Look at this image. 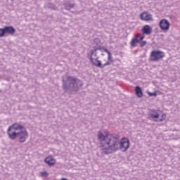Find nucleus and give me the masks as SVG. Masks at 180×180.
<instances>
[{
	"label": "nucleus",
	"mask_w": 180,
	"mask_h": 180,
	"mask_svg": "<svg viewBox=\"0 0 180 180\" xmlns=\"http://www.w3.org/2000/svg\"><path fill=\"white\" fill-rule=\"evenodd\" d=\"M165 57V53L161 51H152L150 54V61L155 63L160 61Z\"/></svg>",
	"instance_id": "5"
},
{
	"label": "nucleus",
	"mask_w": 180,
	"mask_h": 180,
	"mask_svg": "<svg viewBox=\"0 0 180 180\" xmlns=\"http://www.w3.org/2000/svg\"><path fill=\"white\" fill-rule=\"evenodd\" d=\"M105 53H107L108 54V61L106 63H109L108 65H106V67H108V65H110L111 63H113V59L112 58V53H110V51H109V50L108 49H104Z\"/></svg>",
	"instance_id": "12"
},
{
	"label": "nucleus",
	"mask_w": 180,
	"mask_h": 180,
	"mask_svg": "<svg viewBox=\"0 0 180 180\" xmlns=\"http://www.w3.org/2000/svg\"><path fill=\"white\" fill-rule=\"evenodd\" d=\"M141 30L142 34H151V32H153V29L148 25H145Z\"/></svg>",
	"instance_id": "10"
},
{
	"label": "nucleus",
	"mask_w": 180,
	"mask_h": 180,
	"mask_svg": "<svg viewBox=\"0 0 180 180\" xmlns=\"http://www.w3.org/2000/svg\"><path fill=\"white\" fill-rule=\"evenodd\" d=\"M141 20H143L144 22H153V15L150 14L148 12H144L140 14Z\"/></svg>",
	"instance_id": "8"
},
{
	"label": "nucleus",
	"mask_w": 180,
	"mask_h": 180,
	"mask_svg": "<svg viewBox=\"0 0 180 180\" xmlns=\"http://www.w3.org/2000/svg\"><path fill=\"white\" fill-rule=\"evenodd\" d=\"M62 81L63 87L65 92H75L82 87V82L72 76H68L66 79L63 78Z\"/></svg>",
	"instance_id": "3"
},
{
	"label": "nucleus",
	"mask_w": 180,
	"mask_h": 180,
	"mask_svg": "<svg viewBox=\"0 0 180 180\" xmlns=\"http://www.w3.org/2000/svg\"><path fill=\"white\" fill-rule=\"evenodd\" d=\"M65 8L68 11H70V9H71V8H74V4H71L70 3H67V4H65Z\"/></svg>",
	"instance_id": "15"
},
{
	"label": "nucleus",
	"mask_w": 180,
	"mask_h": 180,
	"mask_svg": "<svg viewBox=\"0 0 180 180\" xmlns=\"http://www.w3.org/2000/svg\"><path fill=\"white\" fill-rule=\"evenodd\" d=\"M7 134L10 140L18 139L19 143H26L29 137V132L26 128L19 123H13L8 128Z\"/></svg>",
	"instance_id": "2"
},
{
	"label": "nucleus",
	"mask_w": 180,
	"mask_h": 180,
	"mask_svg": "<svg viewBox=\"0 0 180 180\" xmlns=\"http://www.w3.org/2000/svg\"><path fill=\"white\" fill-rule=\"evenodd\" d=\"M165 119V115H162V118L158 120V122H162Z\"/></svg>",
	"instance_id": "18"
},
{
	"label": "nucleus",
	"mask_w": 180,
	"mask_h": 180,
	"mask_svg": "<svg viewBox=\"0 0 180 180\" xmlns=\"http://www.w3.org/2000/svg\"><path fill=\"white\" fill-rule=\"evenodd\" d=\"M169 25L168 20L162 19L159 22V27L163 31L169 30Z\"/></svg>",
	"instance_id": "7"
},
{
	"label": "nucleus",
	"mask_w": 180,
	"mask_h": 180,
	"mask_svg": "<svg viewBox=\"0 0 180 180\" xmlns=\"http://www.w3.org/2000/svg\"><path fill=\"white\" fill-rule=\"evenodd\" d=\"M98 50H101V49L97 48L94 50H91V56H90V61L95 65V67H98V68H105L106 65H109V63H105L104 64H102V61L99 60L98 58Z\"/></svg>",
	"instance_id": "4"
},
{
	"label": "nucleus",
	"mask_w": 180,
	"mask_h": 180,
	"mask_svg": "<svg viewBox=\"0 0 180 180\" xmlns=\"http://www.w3.org/2000/svg\"><path fill=\"white\" fill-rule=\"evenodd\" d=\"M141 47H144L145 46H147V41H143L141 42Z\"/></svg>",
	"instance_id": "17"
},
{
	"label": "nucleus",
	"mask_w": 180,
	"mask_h": 180,
	"mask_svg": "<svg viewBox=\"0 0 180 180\" xmlns=\"http://www.w3.org/2000/svg\"><path fill=\"white\" fill-rule=\"evenodd\" d=\"M4 34H11V36H13L15 34V32H16V30L13 28L12 26H6L4 27Z\"/></svg>",
	"instance_id": "9"
},
{
	"label": "nucleus",
	"mask_w": 180,
	"mask_h": 180,
	"mask_svg": "<svg viewBox=\"0 0 180 180\" xmlns=\"http://www.w3.org/2000/svg\"><path fill=\"white\" fill-rule=\"evenodd\" d=\"M135 91L138 98H141L143 96V91H141V88H140V86H136L135 88Z\"/></svg>",
	"instance_id": "13"
},
{
	"label": "nucleus",
	"mask_w": 180,
	"mask_h": 180,
	"mask_svg": "<svg viewBox=\"0 0 180 180\" xmlns=\"http://www.w3.org/2000/svg\"><path fill=\"white\" fill-rule=\"evenodd\" d=\"M146 36L144 34H136L135 38H132L131 40L130 44L131 47H137V43H141L144 40Z\"/></svg>",
	"instance_id": "6"
},
{
	"label": "nucleus",
	"mask_w": 180,
	"mask_h": 180,
	"mask_svg": "<svg viewBox=\"0 0 180 180\" xmlns=\"http://www.w3.org/2000/svg\"><path fill=\"white\" fill-rule=\"evenodd\" d=\"M149 96H157V93H148Z\"/></svg>",
	"instance_id": "19"
},
{
	"label": "nucleus",
	"mask_w": 180,
	"mask_h": 180,
	"mask_svg": "<svg viewBox=\"0 0 180 180\" xmlns=\"http://www.w3.org/2000/svg\"><path fill=\"white\" fill-rule=\"evenodd\" d=\"M150 117L155 122H158V120H157V119H158V117H160V115L158 114V112H153V113L150 114Z\"/></svg>",
	"instance_id": "14"
},
{
	"label": "nucleus",
	"mask_w": 180,
	"mask_h": 180,
	"mask_svg": "<svg viewBox=\"0 0 180 180\" xmlns=\"http://www.w3.org/2000/svg\"><path fill=\"white\" fill-rule=\"evenodd\" d=\"M45 162L48 164V165H54V164H56V159L53 158L51 156H49L46 158Z\"/></svg>",
	"instance_id": "11"
},
{
	"label": "nucleus",
	"mask_w": 180,
	"mask_h": 180,
	"mask_svg": "<svg viewBox=\"0 0 180 180\" xmlns=\"http://www.w3.org/2000/svg\"><path fill=\"white\" fill-rule=\"evenodd\" d=\"M100 143V148L103 154H112L121 150L125 153L130 147V141L127 138H122L120 141V136L117 134H112L102 131H98L97 135Z\"/></svg>",
	"instance_id": "1"
},
{
	"label": "nucleus",
	"mask_w": 180,
	"mask_h": 180,
	"mask_svg": "<svg viewBox=\"0 0 180 180\" xmlns=\"http://www.w3.org/2000/svg\"><path fill=\"white\" fill-rule=\"evenodd\" d=\"M41 176H47V172H43L41 173Z\"/></svg>",
	"instance_id": "20"
},
{
	"label": "nucleus",
	"mask_w": 180,
	"mask_h": 180,
	"mask_svg": "<svg viewBox=\"0 0 180 180\" xmlns=\"http://www.w3.org/2000/svg\"><path fill=\"white\" fill-rule=\"evenodd\" d=\"M5 36V32L4 28H0V37H4Z\"/></svg>",
	"instance_id": "16"
}]
</instances>
